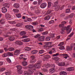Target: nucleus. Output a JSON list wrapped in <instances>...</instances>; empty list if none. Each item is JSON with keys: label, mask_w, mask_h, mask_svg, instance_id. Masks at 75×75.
Listing matches in <instances>:
<instances>
[{"label": "nucleus", "mask_w": 75, "mask_h": 75, "mask_svg": "<svg viewBox=\"0 0 75 75\" xmlns=\"http://www.w3.org/2000/svg\"><path fill=\"white\" fill-rule=\"evenodd\" d=\"M9 51H13L14 50V48L13 47H10L8 48Z\"/></svg>", "instance_id": "26"}, {"label": "nucleus", "mask_w": 75, "mask_h": 75, "mask_svg": "<svg viewBox=\"0 0 75 75\" xmlns=\"http://www.w3.org/2000/svg\"><path fill=\"white\" fill-rule=\"evenodd\" d=\"M50 58V56L49 55H47L44 56V59L43 60V61H47V59H48Z\"/></svg>", "instance_id": "9"}, {"label": "nucleus", "mask_w": 75, "mask_h": 75, "mask_svg": "<svg viewBox=\"0 0 75 75\" xmlns=\"http://www.w3.org/2000/svg\"><path fill=\"white\" fill-rule=\"evenodd\" d=\"M8 39L11 41H14V40H15V38L13 37H10L8 38Z\"/></svg>", "instance_id": "19"}, {"label": "nucleus", "mask_w": 75, "mask_h": 75, "mask_svg": "<svg viewBox=\"0 0 75 75\" xmlns=\"http://www.w3.org/2000/svg\"><path fill=\"white\" fill-rule=\"evenodd\" d=\"M22 65L23 66H26L27 65V62H22Z\"/></svg>", "instance_id": "29"}, {"label": "nucleus", "mask_w": 75, "mask_h": 75, "mask_svg": "<svg viewBox=\"0 0 75 75\" xmlns=\"http://www.w3.org/2000/svg\"><path fill=\"white\" fill-rule=\"evenodd\" d=\"M43 30L44 29H43V28H41L38 30V31H39V32L41 31H43Z\"/></svg>", "instance_id": "47"}, {"label": "nucleus", "mask_w": 75, "mask_h": 75, "mask_svg": "<svg viewBox=\"0 0 75 75\" xmlns=\"http://www.w3.org/2000/svg\"><path fill=\"white\" fill-rule=\"evenodd\" d=\"M34 37L35 38H38V37H40V35L38 34L35 36H34Z\"/></svg>", "instance_id": "49"}, {"label": "nucleus", "mask_w": 75, "mask_h": 75, "mask_svg": "<svg viewBox=\"0 0 75 75\" xmlns=\"http://www.w3.org/2000/svg\"><path fill=\"white\" fill-rule=\"evenodd\" d=\"M50 66L51 65H50V64H47L46 65V67L47 68H48V67H50Z\"/></svg>", "instance_id": "55"}, {"label": "nucleus", "mask_w": 75, "mask_h": 75, "mask_svg": "<svg viewBox=\"0 0 75 75\" xmlns=\"http://www.w3.org/2000/svg\"><path fill=\"white\" fill-rule=\"evenodd\" d=\"M72 46L69 47L67 46V51H72Z\"/></svg>", "instance_id": "15"}, {"label": "nucleus", "mask_w": 75, "mask_h": 75, "mask_svg": "<svg viewBox=\"0 0 75 75\" xmlns=\"http://www.w3.org/2000/svg\"><path fill=\"white\" fill-rule=\"evenodd\" d=\"M16 44L19 45H23V42L20 41H16L15 42Z\"/></svg>", "instance_id": "11"}, {"label": "nucleus", "mask_w": 75, "mask_h": 75, "mask_svg": "<svg viewBox=\"0 0 75 75\" xmlns=\"http://www.w3.org/2000/svg\"><path fill=\"white\" fill-rule=\"evenodd\" d=\"M27 19L28 21H32V19L31 18H28Z\"/></svg>", "instance_id": "62"}, {"label": "nucleus", "mask_w": 75, "mask_h": 75, "mask_svg": "<svg viewBox=\"0 0 75 75\" xmlns=\"http://www.w3.org/2000/svg\"><path fill=\"white\" fill-rule=\"evenodd\" d=\"M8 55H9V56H13V54L12 53H11L10 52H8L7 53Z\"/></svg>", "instance_id": "36"}, {"label": "nucleus", "mask_w": 75, "mask_h": 75, "mask_svg": "<svg viewBox=\"0 0 75 75\" xmlns=\"http://www.w3.org/2000/svg\"><path fill=\"white\" fill-rule=\"evenodd\" d=\"M32 25H36L37 24V23L36 22H33L32 23Z\"/></svg>", "instance_id": "58"}, {"label": "nucleus", "mask_w": 75, "mask_h": 75, "mask_svg": "<svg viewBox=\"0 0 75 75\" xmlns=\"http://www.w3.org/2000/svg\"><path fill=\"white\" fill-rule=\"evenodd\" d=\"M62 55L63 56V58H64L65 59H67V58L69 57L68 54H62Z\"/></svg>", "instance_id": "16"}, {"label": "nucleus", "mask_w": 75, "mask_h": 75, "mask_svg": "<svg viewBox=\"0 0 75 75\" xmlns=\"http://www.w3.org/2000/svg\"><path fill=\"white\" fill-rule=\"evenodd\" d=\"M35 66L37 69H39L41 68V63H38L35 65Z\"/></svg>", "instance_id": "6"}, {"label": "nucleus", "mask_w": 75, "mask_h": 75, "mask_svg": "<svg viewBox=\"0 0 75 75\" xmlns=\"http://www.w3.org/2000/svg\"><path fill=\"white\" fill-rule=\"evenodd\" d=\"M49 23V24H53V23H54V21L53 20L50 21Z\"/></svg>", "instance_id": "43"}, {"label": "nucleus", "mask_w": 75, "mask_h": 75, "mask_svg": "<svg viewBox=\"0 0 75 75\" xmlns=\"http://www.w3.org/2000/svg\"><path fill=\"white\" fill-rule=\"evenodd\" d=\"M5 7H7L8 8V7H9V5L8 4H4Z\"/></svg>", "instance_id": "59"}, {"label": "nucleus", "mask_w": 75, "mask_h": 75, "mask_svg": "<svg viewBox=\"0 0 75 75\" xmlns=\"http://www.w3.org/2000/svg\"><path fill=\"white\" fill-rule=\"evenodd\" d=\"M64 44V42H62L59 44L58 45V46H61V45H62Z\"/></svg>", "instance_id": "51"}, {"label": "nucleus", "mask_w": 75, "mask_h": 75, "mask_svg": "<svg viewBox=\"0 0 75 75\" xmlns=\"http://www.w3.org/2000/svg\"><path fill=\"white\" fill-rule=\"evenodd\" d=\"M70 9H67L66 10V13H69L70 12Z\"/></svg>", "instance_id": "46"}, {"label": "nucleus", "mask_w": 75, "mask_h": 75, "mask_svg": "<svg viewBox=\"0 0 75 75\" xmlns=\"http://www.w3.org/2000/svg\"><path fill=\"white\" fill-rule=\"evenodd\" d=\"M18 72L19 74H21L23 73V72L21 70H18Z\"/></svg>", "instance_id": "35"}, {"label": "nucleus", "mask_w": 75, "mask_h": 75, "mask_svg": "<svg viewBox=\"0 0 75 75\" xmlns=\"http://www.w3.org/2000/svg\"><path fill=\"white\" fill-rule=\"evenodd\" d=\"M11 33V32H7V35H3L4 36H5V37H8V36H9V35H10Z\"/></svg>", "instance_id": "28"}, {"label": "nucleus", "mask_w": 75, "mask_h": 75, "mask_svg": "<svg viewBox=\"0 0 75 75\" xmlns=\"http://www.w3.org/2000/svg\"><path fill=\"white\" fill-rule=\"evenodd\" d=\"M16 67H17V68L18 71L19 70H21V69H22V67H21V66L18 65Z\"/></svg>", "instance_id": "24"}, {"label": "nucleus", "mask_w": 75, "mask_h": 75, "mask_svg": "<svg viewBox=\"0 0 75 75\" xmlns=\"http://www.w3.org/2000/svg\"><path fill=\"white\" fill-rule=\"evenodd\" d=\"M10 31H14L16 30V28H14L10 29Z\"/></svg>", "instance_id": "60"}, {"label": "nucleus", "mask_w": 75, "mask_h": 75, "mask_svg": "<svg viewBox=\"0 0 75 75\" xmlns=\"http://www.w3.org/2000/svg\"><path fill=\"white\" fill-rule=\"evenodd\" d=\"M51 39V38H50V37H46L45 38L46 41H50Z\"/></svg>", "instance_id": "31"}, {"label": "nucleus", "mask_w": 75, "mask_h": 75, "mask_svg": "<svg viewBox=\"0 0 75 75\" xmlns=\"http://www.w3.org/2000/svg\"><path fill=\"white\" fill-rule=\"evenodd\" d=\"M38 52V51L35 50H33L32 52H31V54H35L37 53Z\"/></svg>", "instance_id": "23"}, {"label": "nucleus", "mask_w": 75, "mask_h": 75, "mask_svg": "<svg viewBox=\"0 0 75 75\" xmlns=\"http://www.w3.org/2000/svg\"><path fill=\"white\" fill-rule=\"evenodd\" d=\"M60 8V7L59 5L56 6L54 7V10L55 11H58L59 10V9Z\"/></svg>", "instance_id": "18"}, {"label": "nucleus", "mask_w": 75, "mask_h": 75, "mask_svg": "<svg viewBox=\"0 0 75 75\" xmlns=\"http://www.w3.org/2000/svg\"><path fill=\"white\" fill-rule=\"evenodd\" d=\"M67 22L65 21H63L62 23L61 24H62L63 25H64V24H65L67 23Z\"/></svg>", "instance_id": "53"}, {"label": "nucleus", "mask_w": 75, "mask_h": 75, "mask_svg": "<svg viewBox=\"0 0 75 75\" xmlns=\"http://www.w3.org/2000/svg\"><path fill=\"white\" fill-rule=\"evenodd\" d=\"M25 34H26V33L24 31H21L20 33V35H24Z\"/></svg>", "instance_id": "25"}, {"label": "nucleus", "mask_w": 75, "mask_h": 75, "mask_svg": "<svg viewBox=\"0 0 75 75\" xmlns=\"http://www.w3.org/2000/svg\"><path fill=\"white\" fill-rule=\"evenodd\" d=\"M74 32H72L71 34H70V35H69L68 37H71L72 35H73L74 34Z\"/></svg>", "instance_id": "54"}, {"label": "nucleus", "mask_w": 75, "mask_h": 75, "mask_svg": "<svg viewBox=\"0 0 75 75\" xmlns=\"http://www.w3.org/2000/svg\"><path fill=\"white\" fill-rule=\"evenodd\" d=\"M13 6L14 7H15V8H19V4H18L15 3L14 4Z\"/></svg>", "instance_id": "17"}, {"label": "nucleus", "mask_w": 75, "mask_h": 75, "mask_svg": "<svg viewBox=\"0 0 75 75\" xmlns=\"http://www.w3.org/2000/svg\"><path fill=\"white\" fill-rule=\"evenodd\" d=\"M21 51V50H16L14 52V55H17L18 54H20V52Z\"/></svg>", "instance_id": "5"}, {"label": "nucleus", "mask_w": 75, "mask_h": 75, "mask_svg": "<svg viewBox=\"0 0 75 75\" xmlns=\"http://www.w3.org/2000/svg\"><path fill=\"white\" fill-rule=\"evenodd\" d=\"M48 34V32H43L42 33V35H47V34Z\"/></svg>", "instance_id": "41"}, {"label": "nucleus", "mask_w": 75, "mask_h": 75, "mask_svg": "<svg viewBox=\"0 0 75 75\" xmlns=\"http://www.w3.org/2000/svg\"><path fill=\"white\" fill-rule=\"evenodd\" d=\"M71 9L72 10H75V6H73L71 8Z\"/></svg>", "instance_id": "64"}, {"label": "nucleus", "mask_w": 75, "mask_h": 75, "mask_svg": "<svg viewBox=\"0 0 75 75\" xmlns=\"http://www.w3.org/2000/svg\"><path fill=\"white\" fill-rule=\"evenodd\" d=\"M24 75H29L28 74V71L27 72V71H25L24 73Z\"/></svg>", "instance_id": "42"}, {"label": "nucleus", "mask_w": 75, "mask_h": 75, "mask_svg": "<svg viewBox=\"0 0 75 75\" xmlns=\"http://www.w3.org/2000/svg\"><path fill=\"white\" fill-rule=\"evenodd\" d=\"M60 75H67V72L65 71H61L60 72Z\"/></svg>", "instance_id": "20"}, {"label": "nucleus", "mask_w": 75, "mask_h": 75, "mask_svg": "<svg viewBox=\"0 0 75 75\" xmlns=\"http://www.w3.org/2000/svg\"><path fill=\"white\" fill-rule=\"evenodd\" d=\"M51 12H52V11L50 9H49L47 11L46 14L47 15H48V14H50L51 13Z\"/></svg>", "instance_id": "27"}, {"label": "nucleus", "mask_w": 75, "mask_h": 75, "mask_svg": "<svg viewBox=\"0 0 75 75\" xmlns=\"http://www.w3.org/2000/svg\"><path fill=\"white\" fill-rule=\"evenodd\" d=\"M45 39V37L42 36L40 37L38 39V41H44V40Z\"/></svg>", "instance_id": "7"}, {"label": "nucleus", "mask_w": 75, "mask_h": 75, "mask_svg": "<svg viewBox=\"0 0 75 75\" xmlns=\"http://www.w3.org/2000/svg\"><path fill=\"white\" fill-rule=\"evenodd\" d=\"M7 61L9 63H11V60H10V59L8 58H7Z\"/></svg>", "instance_id": "50"}, {"label": "nucleus", "mask_w": 75, "mask_h": 75, "mask_svg": "<svg viewBox=\"0 0 75 75\" xmlns=\"http://www.w3.org/2000/svg\"><path fill=\"white\" fill-rule=\"evenodd\" d=\"M16 16L18 18H20L21 17V15L19 13L16 14Z\"/></svg>", "instance_id": "39"}, {"label": "nucleus", "mask_w": 75, "mask_h": 75, "mask_svg": "<svg viewBox=\"0 0 75 75\" xmlns=\"http://www.w3.org/2000/svg\"><path fill=\"white\" fill-rule=\"evenodd\" d=\"M50 36H51V37H54V34L52 33L50 34Z\"/></svg>", "instance_id": "63"}, {"label": "nucleus", "mask_w": 75, "mask_h": 75, "mask_svg": "<svg viewBox=\"0 0 75 75\" xmlns=\"http://www.w3.org/2000/svg\"><path fill=\"white\" fill-rule=\"evenodd\" d=\"M68 71H73L74 70V68L71 67L68 68L67 69Z\"/></svg>", "instance_id": "14"}, {"label": "nucleus", "mask_w": 75, "mask_h": 75, "mask_svg": "<svg viewBox=\"0 0 75 75\" xmlns=\"http://www.w3.org/2000/svg\"><path fill=\"white\" fill-rule=\"evenodd\" d=\"M44 52H45L44 50H41L40 51H39V53L40 54L44 53Z\"/></svg>", "instance_id": "40"}, {"label": "nucleus", "mask_w": 75, "mask_h": 75, "mask_svg": "<svg viewBox=\"0 0 75 75\" xmlns=\"http://www.w3.org/2000/svg\"><path fill=\"white\" fill-rule=\"evenodd\" d=\"M25 49V51H30L31 50V48L28 47H27Z\"/></svg>", "instance_id": "38"}, {"label": "nucleus", "mask_w": 75, "mask_h": 75, "mask_svg": "<svg viewBox=\"0 0 75 75\" xmlns=\"http://www.w3.org/2000/svg\"><path fill=\"white\" fill-rule=\"evenodd\" d=\"M6 18H11V16H10V15L8 14H6Z\"/></svg>", "instance_id": "32"}, {"label": "nucleus", "mask_w": 75, "mask_h": 75, "mask_svg": "<svg viewBox=\"0 0 75 75\" xmlns=\"http://www.w3.org/2000/svg\"><path fill=\"white\" fill-rule=\"evenodd\" d=\"M2 11L4 13H6L7 11V8L5 7H3L2 8Z\"/></svg>", "instance_id": "12"}, {"label": "nucleus", "mask_w": 75, "mask_h": 75, "mask_svg": "<svg viewBox=\"0 0 75 75\" xmlns=\"http://www.w3.org/2000/svg\"><path fill=\"white\" fill-rule=\"evenodd\" d=\"M59 55V54L58 53H57L55 54H54L53 55V57H55L56 56H57L58 55Z\"/></svg>", "instance_id": "56"}, {"label": "nucleus", "mask_w": 75, "mask_h": 75, "mask_svg": "<svg viewBox=\"0 0 75 75\" xmlns=\"http://www.w3.org/2000/svg\"><path fill=\"white\" fill-rule=\"evenodd\" d=\"M33 4L34 5H36V4H38V2L37 1H34L33 2Z\"/></svg>", "instance_id": "61"}, {"label": "nucleus", "mask_w": 75, "mask_h": 75, "mask_svg": "<svg viewBox=\"0 0 75 75\" xmlns=\"http://www.w3.org/2000/svg\"><path fill=\"white\" fill-rule=\"evenodd\" d=\"M29 68L28 69V74L31 75L33 74L34 72V71H35V69L33 68V66L31 65H29L28 66Z\"/></svg>", "instance_id": "2"}, {"label": "nucleus", "mask_w": 75, "mask_h": 75, "mask_svg": "<svg viewBox=\"0 0 75 75\" xmlns=\"http://www.w3.org/2000/svg\"><path fill=\"white\" fill-rule=\"evenodd\" d=\"M47 5L46 3H42L40 5V7L42 8H44L47 6Z\"/></svg>", "instance_id": "8"}, {"label": "nucleus", "mask_w": 75, "mask_h": 75, "mask_svg": "<svg viewBox=\"0 0 75 75\" xmlns=\"http://www.w3.org/2000/svg\"><path fill=\"white\" fill-rule=\"evenodd\" d=\"M59 27L60 28H62L61 29V31H60L61 34H63V32L64 31V30H66L67 31V34H69L70 33L72 30V28H70L71 26H68L67 27H66L64 26V25H63L61 23V24H60L59 25Z\"/></svg>", "instance_id": "1"}, {"label": "nucleus", "mask_w": 75, "mask_h": 75, "mask_svg": "<svg viewBox=\"0 0 75 75\" xmlns=\"http://www.w3.org/2000/svg\"><path fill=\"white\" fill-rule=\"evenodd\" d=\"M59 49L61 50H65V47H64V46L61 45L59 47Z\"/></svg>", "instance_id": "30"}, {"label": "nucleus", "mask_w": 75, "mask_h": 75, "mask_svg": "<svg viewBox=\"0 0 75 75\" xmlns=\"http://www.w3.org/2000/svg\"><path fill=\"white\" fill-rule=\"evenodd\" d=\"M50 15H48L45 18V20H48L49 19H50Z\"/></svg>", "instance_id": "21"}, {"label": "nucleus", "mask_w": 75, "mask_h": 75, "mask_svg": "<svg viewBox=\"0 0 75 75\" xmlns=\"http://www.w3.org/2000/svg\"><path fill=\"white\" fill-rule=\"evenodd\" d=\"M26 28L30 30H32L34 28V26L31 25H27L25 26Z\"/></svg>", "instance_id": "4"}, {"label": "nucleus", "mask_w": 75, "mask_h": 75, "mask_svg": "<svg viewBox=\"0 0 75 75\" xmlns=\"http://www.w3.org/2000/svg\"><path fill=\"white\" fill-rule=\"evenodd\" d=\"M13 11L15 13H18V11H19L18 10V9H13Z\"/></svg>", "instance_id": "34"}, {"label": "nucleus", "mask_w": 75, "mask_h": 75, "mask_svg": "<svg viewBox=\"0 0 75 75\" xmlns=\"http://www.w3.org/2000/svg\"><path fill=\"white\" fill-rule=\"evenodd\" d=\"M47 3H48L47 7L48 8H50V7L51 6V4H52V2L51 1H48L47 2Z\"/></svg>", "instance_id": "22"}, {"label": "nucleus", "mask_w": 75, "mask_h": 75, "mask_svg": "<svg viewBox=\"0 0 75 75\" xmlns=\"http://www.w3.org/2000/svg\"><path fill=\"white\" fill-rule=\"evenodd\" d=\"M59 59V58L57 57L54 58V60H55V61H58Z\"/></svg>", "instance_id": "33"}, {"label": "nucleus", "mask_w": 75, "mask_h": 75, "mask_svg": "<svg viewBox=\"0 0 75 75\" xmlns=\"http://www.w3.org/2000/svg\"><path fill=\"white\" fill-rule=\"evenodd\" d=\"M2 56L3 57H7V56H8V54L7 53V54L5 53L2 55Z\"/></svg>", "instance_id": "44"}, {"label": "nucleus", "mask_w": 75, "mask_h": 75, "mask_svg": "<svg viewBox=\"0 0 75 75\" xmlns=\"http://www.w3.org/2000/svg\"><path fill=\"white\" fill-rule=\"evenodd\" d=\"M30 57L32 59V60L30 61V62L31 64H34V63H35L37 61L36 59H35V56H32Z\"/></svg>", "instance_id": "3"}, {"label": "nucleus", "mask_w": 75, "mask_h": 75, "mask_svg": "<svg viewBox=\"0 0 75 75\" xmlns=\"http://www.w3.org/2000/svg\"><path fill=\"white\" fill-rule=\"evenodd\" d=\"M50 67H52L53 68H54L55 67V65L54 64H53L52 65H50Z\"/></svg>", "instance_id": "52"}, {"label": "nucleus", "mask_w": 75, "mask_h": 75, "mask_svg": "<svg viewBox=\"0 0 75 75\" xmlns=\"http://www.w3.org/2000/svg\"><path fill=\"white\" fill-rule=\"evenodd\" d=\"M4 70H5V68H1L0 69V71L2 72V71H4Z\"/></svg>", "instance_id": "45"}, {"label": "nucleus", "mask_w": 75, "mask_h": 75, "mask_svg": "<svg viewBox=\"0 0 75 75\" xmlns=\"http://www.w3.org/2000/svg\"><path fill=\"white\" fill-rule=\"evenodd\" d=\"M22 41L23 42H29V41H30V39L29 38H27L22 40Z\"/></svg>", "instance_id": "10"}, {"label": "nucleus", "mask_w": 75, "mask_h": 75, "mask_svg": "<svg viewBox=\"0 0 75 75\" xmlns=\"http://www.w3.org/2000/svg\"><path fill=\"white\" fill-rule=\"evenodd\" d=\"M74 16V13H71L70 15L69 16V18H72V17H73Z\"/></svg>", "instance_id": "37"}, {"label": "nucleus", "mask_w": 75, "mask_h": 75, "mask_svg": "<svg viewBox=\"0 0 75 75\" xmlns=\"http://www.w3.org/2000/svg\"><path fill=\"white\" fill-rule=\"evenodd\" d=\"M38 2V4L39 5L42 2V0H39Z\"/></svg>", "instance_id": "48"}, {"label": "nucleus", "mask_w": 75, "mask_h": 75, "mask_svg": "<svg viewBox=\"0 0 75 75\" xmlns=\"http://www.w3.org/2000/svg\"><path fill=\"white\" fill-rule=\"evenodd\" d=\"M16 26L17 27H21V23H18L16 25Z\"/></svg>", "instance_id": "57"}, {"label": "nucleus", "mask_w": 75, "mask_h": 75, "mask_svg": "<svg viewBox=\"0 0 75 75\" xmlns=\"http://www.w3.org/2000/svg\"><path fill=\"white\" fill-rule=\"evenodd\" d=\"M58 65L61 67H62L65 65V64L64 62H61L58 63Z\"/></svg>", "instance_id": "13"}]
</instances>
